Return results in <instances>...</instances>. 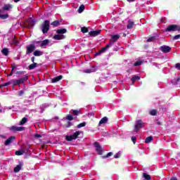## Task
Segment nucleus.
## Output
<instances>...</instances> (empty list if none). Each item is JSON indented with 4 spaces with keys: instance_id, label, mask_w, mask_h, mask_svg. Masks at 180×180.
I'll return each mask as SVG.
<instances>
[{
    "instance_id": "f257e3e1",
    "label": "nucleus",
    "mask_w": 180,
    "mask_h": 180,
    "mask_svg": "<svg viewBox=\"0 0 180 180\" xmlns=\"http://www.w3.org/2000/svg\"><path fill=\"white\" fill-rule=\"evenodd\" d=\"M29 79V77L27 75H25L23 77L17 79V80H12L13 86H16V85L20 86V84H23L25 81H27Z\"/></svg>"
},
{
    "instance_id": "f03ea898",
    "label": "nucleus",
    "mask_w": 180,
    "mask_h": 180,
    "mask_svg": "<svg viewBox=\"0 0 180 180\" xmlns=\"http://www.w3.org/2000/svg\"><path fill=\"white\" fill-rule=\"evenodd\" d=\"M49 30H50V20H46L42 25L41 31L44 34H46V33H49Z\"/></svg>"
},
{
    "instance_id": "7ed1b4c3",
    "label": "nucleus",
    "mask_w": 180,
    "mask_h": 180,
    "mask_svg": "<svg viewBox=\"0 0 180 180\" xmlns=\"http://www.w3.org/2000/svg\"><path fill=\"white\" fill-rule=\"evenodd\" d=\"M94 147L96 148V151H97L98 155H102L103 154V151H105L103 148H102L101 146V145H99V143H98V142H94Z\"/></svg>"
},
{
    "instance_id": "20e7f679",
    "label": "nucleus",
    "mask_w": 180,
    "mask_h": 180,
    "mask_svg": "<svg viewBox=\"0 0 180 180\" xmlns=\"http://www.w3.org/2000/svg\"><path fill=\"white\" fill-rule=\"evenodd\" d=\"M144 123H143V121L141 120H138L136 121V124L135 125V128L134 130L137 133V131H139V130H140V129H141L142 127H144Z\"/></svg>"
},
{
    "instance_id": "39448f33",
    "label": "nucleus",
    "mask_w": 180,
    "mask_h": 180,
    "mask_svg": "<svg viewBox=\"0 0 180 180\" xmlns=\"http://www.w3.org/2000/svg\"><path fill=\"white\" fill-rule=\"evenodd\" d=\"M34 50H36V45H34V44H31L27 46L26 54L29 55L32 53Z\"/></svg>"
},
{
    "instance_id": "423d86ee",
    "label": "nucleus",
    "mask_w": 180,
    "mask_h": 180,
    "mask_svg": "<svg viewBox=\"0 0 180 180\" xmlns=\"http://www.w3.org/2000/svg\"><path fill=\"white\" fill-rule=\"evenodd\" d=\"M171 49H172V48L167 45H163L160 47V51H162V53H169L171 51Z\"/></svg>"
},
{
    "instance_id": "0eeeda50",
    "label": "nucleus",
    "mask_w": 180,
    "mask_h": 180,
    "mask_svg": "<svg viewBox=\"0 0 180 180\" xmlns=\"http://www.w3.org/2000/svg\"><path fill=\"white\" fill-rule=\"evenodd\" d=\"M35 43L37 44H39L40 47H46V46H47V44H49L50 43V40L45 39L42 41H35Z\"/></svg>"
},
{
    "instance_id": "6e6552de",
    "label": "nucleus",
    "mask_w": 180,
    "mask_h": 180,
    "mask_svg": "<svg viewBox=\"0 0 180 180\" xmlns=\"http://www.w3.org/2000/svg\"><path fill=\"white\" fill-rule=\"evenodd\" d=\"M165 32H176V25H170L165 30Z\"/></svg>"
},
{
    "instance_id": "1a4fd4ad",
    "label": "nucleus",
    "mask_w": 180,
    "mask_h": 180,
    "mask_svg": "<svg viewBox=\"0 0 180 180\" xmlns=\"http://www.w3.org/2000/svg\"><path fill=\"white\" fill-rule=\"evenodd\" d=\"M11 130L12 131H23V130H25V127H24L12 126L11 127Z\"/></svg>"
},
{
    "instance_id": "9d476101",
    "label": "nucleus",
    "mask_w": 180,
    "mask_h": 180,
    "mask_svg": "<svg viewBox=\"0 0 180 180\" xmlns=\"http://www.w3.org/2000/svg\"><path fill=\"white\" fill-rule=\"evenodd\" d=\"M89 36L91 37H96V36H99L101 34V30H95V31H91L89 32Z\"/></svg>"
},
{
    "instance_id": "9b49d317",
    "label": "nucleus",
    "mask_w": 180,
    "mask_h": 180,
    "mask_svg": "<svg viewBox=\"0 0 180 180\" xmlns=\"http://www.w3.org/2000/svg\"><path fill=\"white\" fill-rule=\"evenodd\" d=\"M23 167V162H20L19 165H18L15 168H14V172L18 173L20 169H22V167Z\"/></svg>"
},
{
    "instance_id": "f8f14e48",
    "label": "nucleus",
    "mask_w": 180,
    "mask_h": 180,
    "mask_svg": "<svg viewBox=\"0 0 180 180\" xmlns=\"http://www.w3.org/2000/svg\"><path fill=\"white\" fill-rule=\"evenodd\" d=\"M54 40H63L65 39V35L64 34H56L53 36Z\"/></svg>"
},
{
    "instance_id": "ddd939ff",
    "label": "nucleus",
    "mask_w": 180,
    "mask_h": 180,
    "mask_svg": "<svg viewBox=\"0 0 180 180\" xmlns=\"http://www.w3.org/2000/svg\"><path fill=\"white\" fill-rule=\"evenodd\" d=\"M61 79H63V75H59L56 77L51 79V82L53 84H56V82H58V81H61Z\"/></svg>"
},
{
    "instance_id": "4468645a",
    "label": "nucleus",
    "mask_w": 180,
    "mask_h": 180,
    "mask_svg": "<svg viewBox=\"0 0 180 180\" xmlns=\"http://www.w3.org/2000/svg\"><path fill=\"white\" fill-rule=\"evenodd\" d=\"M120 39V35L119 34H114L111 36L110 41H112V43H115V41H117Z\"/></svg>"
},
{
    "instance_id": "2eb2a0df",
    "label": "nucleus",
    "mask_w": 180,
    "mask_h": 180,
    "mask_svg": "<svg viewBox=\"0 0 180 180\" xmlns=\"http://www.w3.org/2000/svg\"><path fill=\"white\" fill-rule=\"evenodd\" d=\"M15 139H16V137L15 136L9 137L7 140L5 141V146H9V144H11V143H12V141L15 140Z\"/></svg>"
},
{
    "instance_id": "dca6fc26",
    "label": "nucleus",
    "mask_w": 180,
    "mask_h": 180,
    "mask_svg": "<svg viewBox=\"0 0 180 180\" xmlns=\"http://www.w3.org/2000/svg\"><path fill=\"white\" fill-rule=\"evenodd\" d=\"M13 6L12 4H4L3 7V11H9L10 9H13Z\"/></svg>"
},
{
    "instance_id": "f3484780",
    "label": "nucleus",
    "mask_w": 180,
    "mask_h": 180,
    "mask_svg": "<svg viewBox=\"0 0 180 180\" xmlns=\"http://www.w3.org/2000/svg\"><path fill=\"white\" fill-rule=\"evenodd\" d=\"M71 113L73 116H78L81 115V110H71Z\"/></svg>"
},
{
    "instance_id": "a211bd4d",
    "label": "nucleus",
    "mask_w": 180,
    "mask_h": 180,
    "mask_svg": "<svg viewBox=\"0 0 180 180\" xmlns=\"http://www.w3.org/2000/svg\"><path fill=\"white\" fill-rule=\"evenodd\" d=\"M27 122H29V119H27V117H24L21 121L19 122V125L20 126H23V124H25V123H27Z\"/></svg>"
},
{
    "instance_id": "6ab92c4d",
    "label": "nucleus",
    "mask_w": 180,
    "mask_h": 180,
    "mask_svg": "<svg viewBox=\"0 0 180 180\" xmlns=\"http://www.w3.org/2000/svg\"><path fill=\"white\" fill-rule=\"evenodd\" d=\"M108 117H103L98 123L99 126H101V124H105V123L108 122Z\"/></svg>"
},
{
    "instance_id": "aec40b11",
    "label": "nucleus",
    "mask_w": 180,
    "mask_h": 180,
    "mask_svg": "<svg viewBox=\"0 0 180 180\" xmlns=\"http://www.w3.org/2000/svg\"><path fill=\"white\" fill-rule=\"evenodd\" d=\"M33 55L35 57H40V56H43V51H39V50H36L34 53Z\"/></svg>"
},
{
    "instance_id": "412c9836",
    "label": "nucleus",
    "mask_w": 180,
    "mask_h": 180,
    "mask_svg": "<svg viewBox=\"0 0 180 180\" xmlns=\"http://www.w3.org/2000/svg\"><path fill=\"white\" fill-rule=\"evenodd\" d=\"M56 33L58 34H64L67 33V29L63 28V29L58 30H56Z\"/></svg>"
},
{
    "instance_id": "4be33fe9",
    "label": "nucleus",
    "mask_w": 180,
    "mask_h": 180,
    "mask_svg": "<svg viewBox=\"0 0 180 180\" xmlns=\"http://www.w3.org/2000/svg\"><path fill=\"white\" fill-rule=\"evenodd\" d=\"M141 77L138 75H134L131 79V81L132 82V84H134L136 81H140Z\"/></svg>"
},
{
    "instance_id": "5701e85b",
    "label": "nucleus",
    "mask_w": 180,
    "mask_h": 180,
    "mask_svg": "<svg viewBox=\"0 0 180 180\" xmlns=\"http://www.w3.org/2000/svg\"><path fill=\"white\" fill-rule=\"evenodd\" d=\"M133 26H134V22H133L131 20H129L127 28V29H133Z\"/></svg>"
},
{
    "instance_id": "b1692460",
    "label": "nucleus",
    "mask_w": 180,
    "mask_h": 180,
    "mask_svg": "<svg viewBox=\"0 0 180 180\" xmlns=\"http://www.w3.org/2000/svg\"><path fill=\"white\" fill-rule=\"evenodd\" d=\"M112 43L108 44L105 47H103L100 51H101L102 53H105V51L108 49H110Z\"/></svg>"
},
{
    "instance_id": "393cba45",
    "label": "nucleus",
    "mask_w": 180,
    "mask_h": 180,
    "mask_svg": "<svg viewBox=\"0 0 180 180\" xmlns=\"http://www.w3.org/2000/svg\"><path fill=\"white\" fill-rule=\"evenodd\" d=\"M81 134V131H77L76 132H75L72 136L75 140H77V139H78V136H79Z\"/></svg>"
},
{
    "instance_id": "a878e982",
    "label": "nucleus",
    "mask_w": 180,
    "mask_h": 180,
    "mask_svg": "<svg viewBox=\"0 0 180 180\" xmlns=\"http://www.w3.org/2000/svg\"><path fill=\"white\" fill-rule=\"evenodd\" d=\"M39 65L37 63H34L28 66L29 70H34Z\"/></svg>"
},
{
    "instance_id": "bb28decb",
    "label": "nucleus",
    "mask_w": 180,
    "mask_h": 180,
    "mask_svg": "<svg viewBox=\"0 0 180 180\" xmlns=\"http://www.w3.org/2000/svg\"><path fill=\"white\" fill-rule=\"evenodd\" d=\"M2 54H4V56H8L9 55V50L8 49V48H4L2 49L1 51Z\"/></svg>"
},
{
    "instance_id": "cd10ccee",
    "label": "nucleus",
    "mask_w": 180,
    "mask_h": 180,
    "mask_svg": "<svg viewBox=\"0 0 180 180\" xmlns=\"http://www.w3.org/2000/svg\"><path fill=\"white\" fill-rule=\"evenodd\" d=\"M2 12V10H0V13ZM9 18L8 14H0V19H8Z\"/></svg>"
},
{
    "instance_id": "c85d7f7f",
    "label": "nucleus",
    "mask_w": 180,
    "mask_h": 180,
    "mask_svg": "<svg viewBox=\"0 0 180 180\" xmlns=\"http://www.w3.org/2000/svg\"><path fill=\"white\" fill-rule=\"evenodd\" d=\"M153 140H154V138H153L152 136H148L146 140H145V143H146L147 144H148L149 143H151V141H153Z\"/></svg>"
},
{
    "instance_id": "c756f323",
    "label": "nucleus",
    "mask_w": 180,
    "mask_h": 180,
    "mask_svg": "<svg viewBox=\"0 0 180 180\" xmlns=\"http://www.w3.org/2000/svg\"><path fill=\"white\" fill-rule=\"evenodd\" d=\"M84 11H85V6L84 4H82L78 8V13H82Z\"/></svg>"
},
{
    "instance_id": "7c9ffc66",
    "label": "nucleus",
    "mask_w": 180,
    "mask_h": 180,
    "mask_svg": "<svg viewBox=\"0 0 180 180\" xmlns=\"http://www.w3.org/2000/svg\"><path fill=\"white\" fill-rule=\"evenodd\" d=\"M149 113L151 116H157V115H158V110H151Z\"/></svg>"
},
{
    "instance_id": "2f4dec72",
    "label": "nucleus",
    "mask_w": 180,
    "mask_h": 180,
    "mask_svg": "<svg viewBox=\"0 0 180 180\" xmlns=\"http://www.w3.org/2000/svg\"><path fill=\"white\" fill-rule=\"evenodd\" d=\"M51 26L53 27H57V26H60V22L58 20H55L51 23Z\"/></svg>"
},
{
    "instance_id": "473e14b6",
    "label": "nucleus",
    "mask_w": 180,
    "mask_h": 180,
    "mask_svg": "<svg viewBox=\"0 0 180 180\" xmlns=\"http://www.w3.org/2000/svg\"><path fill=\"white\" fill-rule=\"evenodd\" d=\"M84 72H85L86 74H91V72H95V69H94V68L91 69H86L84 70Z\"/></svg>"
},
{
    "instance_id": "72a5a7b5",
    "label": "nucleus",
    "mask_w": 180,
    "mask_h": 180,
    "mask_svg": "<svg viewBox=\"0 0 180 180\" xmlns=\"http://www.w3.org/2000/svg\"><path fill=\"white\" fill-rule=\"evenodd\" d=\"M143 176L146 180H150L151 179V176H150V174H147L146 173H143Z\"/></svg>"
},
{
    "instance_id": "f704fd0d",
    "label": "nucleus",
    "mask_w": 180,
    "mask_h": 180,
    "mask_svg": "<svg viewBox=\"0 0 180 180\" xmlns=\"http://www.w3.org/2000/svg\"><path fill=\"white\" fill-rule=\"evenodd\" d=\"M85 126H86V122H84L77 124V129H81V127H85Z\"/></svg>"
},
{
    "instance_id": "c9c22d12",
    "label": "nucleus",
    "mask_w": 180,
    "mask_h": 180,
    "mask_svg": "<svg viewBox=\"0 0 180 180\" xmlns=\"http://www.w3.org/2000/svg\"><path fill=\"white\" fill-rule=\"evenodd\" d=\"M151 41H155V36H153V37H150L148 39H147V43H150Z\"/></svg>"
},
{
    "instance_id": "e433bc0d",
    "label": "nucleus",
    "mask_w": 180,
    "mask_h": 180,
    "mask_svg": "<svg viewBox=\"0 0 180 180\" xmlns=\"http://www.w3.org/2000/svg\"><path fill=\"white\" fill-rule=\"evenodd\" d=\"M65 139L67 141H72V140H75L74 138L72 137V135H70V136L67 135L65 136Z\"/></svg>"
},
{
    "instance_id": "4c0bfd02",
    "label": "nucleus",
    "mask_w": 180,
    "mask_h": 180,
    "mask_svg": "<svg viewBox=\"0 0 180 180\" xmlns=\"http://www.w3.org/2000/svg\"><path fill=\"white\" fill-rule=\"evenodd\" d=\"M25 154L24 150H17L15 151V155H23Z\"/></svg>"
},
{
    "instance_id": "58836bf2",
    "label": "nucleus",
    "mask_w": 180,
    "mask_h": 180,
    "mask_svg": "<svg viewBox=\"0 0 180 180\" xmlns=\"http://www.w3.org/2000/svg\"><path fill=\"white\" fill-rule=\"evenodd\" d=\"M11 44H13L14 46H18V44H19V41L14 38L12 40Z\"/></svg>"
},
{
    "instance_id": "ea45409f",
    "label": "nucleus",
    "mask_w": 180,
    "mask_h": 180,
    "mask_svg": "<svg viewBox=\"0 0 180 180\" xmlns=\"http://www.w3.org/2000/svg\"><path fill=\"white\" fill-rule=\"evenodd\" d=\"M81 32L82 33H88V27H82L81 28Z\"/></svg>"
},
{
    "instance_id": "a19ab883",
    "label": "nucleus",
    "mask_w": 180,
    "mask_h": 180,
    "mask_svg": "<svg viewBox=\"0 0 180 180\" xmlns=\"http://www.w3.org/2000/svg\"><path fill=\"white\" fill-rule=\"evenodd\" d=\"M142 63H143V62H141V60L136 61V63H134V66L139 67V65H141Z\"/></svg>"
},
{
    "instance_id": "79ce46f5",
    "label": "nucleus",
    "mask_w": 180,
    "mask_h": 180,
    "mask_svg": "<svg viewBox=\"0 0 180 180\" xmlns=\"http://www.w3.org/2000/svg\"><path fill=\"white\" fill-rule=\"evenodd\" d=\"M111 155H113V153L110 152L105 156H103V158H109V157H111Z\"/></svg>"
},
{
    "instance_id": "37998d69",
    "label": "nucleus",
    "mask_w": 180,
    "mask_h": 180,
    "mask_svg": "<svg viewBox=\"0 0 180 180\" xmlns=\"http://www.w3.org/2000/svg\"><path fill=\"white\" fill-rule=\"evenodd\" d=\"M25 95V91L20 90L18 91V96H23Z\"/></svg>"
},
{
    "instance_id": "c03bdc74",
    "label": "nucleus",
    "mask_w": 180,
    "mask_h": 180,
    "mask_svg": "<svg viewBox=\"0 0 180 180\" xmlns=\"http://www.w3.org/2000/svg\"><path fill=\"white\" fill-rule=\"evenodd\" d=\"M67 120H74V117H72V115H67Z\"/></svg>"
},
{
    "instance_id": "a18cd8bd",
    "label": "nucleus",
    "mask_w": 180,
    "mask_h": 180,
    "mask_svg": "<svg viewBox=\"0 0 180 180\" xmlns=\"http://www.w3.org/2000/svg\"><path fill=\"white\" fill-rule=\"evenodd\" d=\"M131 139L134 144H136V142L137 141V138L136 136H132Z\"/></svg>"
},
{
    "instance_id": "49530a36",
    "label": "nucleus",
    "mask_w": 180,
    "mask_h": 180,
    "mask_svg": "<svg viewBox=\"0 0 180 180\" xmlns=\"http://www.w3.org/2000/svg\"><path fill=\"white\" fill-rule=\"evenodd\" d=\"M179 39H180V34L175 35L173 37V40H179Z\"/></svg>"
},
{
    "instance_id": "de8ad7c7",
    "label": "nucleus",
    "mask_w": 180,
    "mask_h": 180,
    "mask_svg": "<svg viewBox=\"0 0 180 180\" xmlns=\"http://www.w3.org/2000/svg\"><path fill=\"white\" fill-rule=\"evenodd\" d=\"M101 54H102V52H101V50H99L98 52H96V53H95V57H96V56H101Z\"/></svg>"
},
{
    "instance_id": "09e8293b",
    "label": "nucleus",
    "mask_w": 180,
    "mask_h": 180,
    "mask_svg": "<svg viewBox=\"0 0 180 180\" xmlns=\"http://www.w3.org/2000/svg\"><path fill=\"white\" fill-rule=\"evenodd\" d=\"M114 158H120V153H118L116 155H114Z\"/></svg>"
},
{
    "instance_id": "8fccbe9b",
    "label": "nucleus",
    "mask_w": 180,
    "mask_h": 180,
    "mask_svg": "<svg viewBox=\"0 0 180 180\" xmlns=\"http://www.w3.org/2000/svg\"><path fill=\"white\" fill-rule=\"evenodd\" d=\"M25 72H26V71H18L17 72V74H18L19 75H22L25 74Z\"/></svg>"
},
{
    "instance_id": "3c124183",
    "label": "nucleus",
    "mask_w": 180,
    "mask_h": 180,
    "mask_svg": "<svg viewBox=\"0 0 180 180\" xmlns=\"http://www.w3.org/2000/svg\"><path fill=\"white\" fill-rule=\"evenodd\" d=\"M175 67H176V68L177 70H179V71H180V63H176V64L175 65Z\"/></svg>"
},
{
    "instance_id": "603ef678",
    "label": "nucleus",
    "mask_w": 180,
    "mask_h": 180,
    "mask_svg": "<svg viewBox=\"0 0 180 180\" xmlns=\"http://www.w3.org/2000/svg\"><path fill=\"white\" fill-rule=\"evenodd\" d=\"M176 32H180V25H176Z\"/></svg>"
},
{
    "instance_id": "864d4df0",
    "label": "nucleus",
    "mask_w": 180,
    "mask_h": 180,
    "mask_svg": "<svg viewBox=\"0 0 180 180\" xmlns=\"http://www.w3.org/2000/svg\"><path fill=\"white\" fill-rule=\"evenodd\" d=\"M156 124H158V126H162V123L161 122L158 121V120H157Z\"/></svg>"
},
{
    "instance_id": "5fc2aeb1",
    "label": "nucleus",
    "mask_w": 180,
    "mask_h": 180,
    "mask_svg": "<svg viewBox=\"0 0 180 180\" xmlns=\"http://www.w3.org/2000/svg\"><path fill=\"white\" fill-rule=\"evenodd\" d=\"M8 85H11V82H6L3 84V86H8Z\"/></svg>"
},
{
    "instance_id": "6e6d98bb",
    "label": "nucleus",
    "mask_w": 180,
    "mask_h": 180,
    "mask_svg": "<svg viewBox=\"0 0 180 180\" xmlns=\"http://www.w3.org/2000/svg\"><path fill=\"white\" fill-rule=\"evenodd\" d=\"M71 126H72V124L70 122H68V125L66 127H71Z\"/></svg>"
},
{
    "instance_id": "4d7b16f0",
    "label": "nucleus",
    "mask_w": 180,
    "mask_h": 180,
    "mask_svg": "<svg viewBox=\"0 0 180 180\" xmlns=\"http://www.w3.org/2000/svg\"><path fill=\"white\" fill-rule=\"evenodd\" d=\"M36 58H34V56L32 57L31 58V61L32 63H34V60H35Z\"/></svg>"
},
{
    "instance_id": "13d9d810",
    "label": "nucleus",
    "mask_w": 180,
    "mask_h": 180,
    "mask_svg": "<svg viewBox=\"0 0 180 180\" xmlns=\"http://www.w3.org/2000/svg\"><path fill=\"white\" fill-rule=\"evenodd\" d=\"M35 137H37L38 139H39L40 137H41V135L37 134H35Z\"/></svg>"
},
{
    "instance_id": "bf43d9fd",
    "label": "nucleus",
    "mask_w": 180,
    "mask_h": 180,
    "mask_svg": "<svg viewBox=\"0 0 180 180\" xmlns=\"http://www.w3.org/2000/svg\"><path fill=\"white\" fill-rule=\"evenodd\" d=\"M11 75H13V71L11 70V73L8 75V77H11Z\"/></svg>"
},
{
    "instance_id": "052dcab7",
    "label": "nucleus",
    "mask_w": 180,
    "mask_h": 180,
    "mask_svg": "<svg viewBox=\"0 0 180 180\" xmlns=\"http://www.w3.org/2000/svg\"><path fill=\"white\" fill-rule=\"evenodd\" d=\"M170 180H178V179L176 177H172Z\"/></svg>"
},
{
    "instance_id": "680f3d73",
    "label": "nucleus",
    "mask_w": 180,
    "mask_h": 180,
    "mask_svg": "<svg viewBox=\"0 0 180 180\" xmlns=\"http://www.w3.org/2000/svg\"><path fill=\"white\" fill-rule=\"evenodd\" d=\"M179 81H180V77H179V78H177V79H176V83L179 82Z\"/></svg>"
},
{
    "instance_id": "e2e57ef3",
    "label": "nucleus",
    "mask_w": 180,
    "mask_h": 180,
    "mask_svg": "<svg viewBox=\"0 0 180 180\" xmlns=\"http://www.w3.org/2000/svg\"><path fill=\"white\" fill-rule=\"evenodd\" d=\"M15 68H16V66H12V70H11V71H13V70H15Z\"/></svg>"
},
{
    "instance_id": "0e129e2a",
    "label": "nucleus",
    "mask_w": 180,
    "mask_h": 180,
    "mask_svg": "<svg viewBox=\"0 0 180 180\" xmlns=\"http://www.w3.org/2000/svg\"><path fill=\"white\" fill-rule=\"evenodd\" d=\"M128 2H134L135 0H127Z\"/></svg>"
},
{
    "instance_id": "69168bd1",
    "label": "nucleus",
    "mask_w": 180,
    "mask_h": 180,
    "mask_svg": "<svg viewBox=\"0 0 180 180\" xmlns=\"http://www.w3.org/2000/svg\"><path fill=\"white\" fill-rule=\"evenodd\" d=\"M19 1H20V0H13V1L15 2V3L19 2Z\"/></svg>"
},
{
    "instance_id": "338daca9",
    "label": "nucleus",
    "mask_w": 180,
    "mask_h": 180,
    "mask_svg": "<svg viewBox=\"0 0 180 180\" xmlns=\"http://www.w3.org/2000/svg\"><path fill=\"white\" fill-rule=\"evenodd\" d=\"M89 115H90V116H94V112H91V113L89 114Z\"/></svg>"
},
{
    "instance_id": "774afa93",
    "label": "nucleus",
    "mask_w": 180,
    "mask_h": 180,
    "mask_svg": "<svg viewBox=\"0 0 180 180\" xmlns=\"http://www.w3.org/2000/svg\"><path fill=\"white\" fill-rule=\"evenodd\" d=\"M0 88H4V84H0Z\"/></svg>"
}]
</instances>
